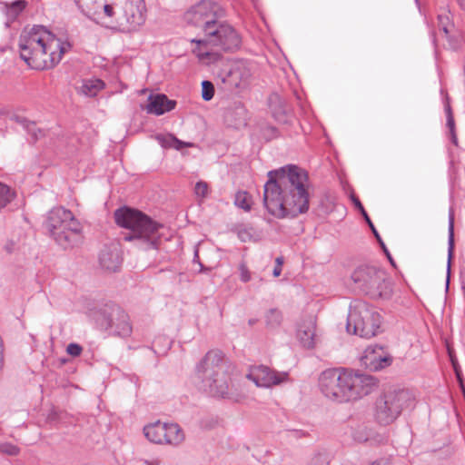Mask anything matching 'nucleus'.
<instances>
[{
  "label": "nucleus",
  "instance_id": "obj_2",
  "mask_svg": "<svg viewBox=\"0 0 465 465\" xmlns=\"http://www.w3.org/2000/svg\"><path fill=\"white\" fill-rule=\"evenodd\" d=\"M21 58L33 69L54 68L71 48L43 25L25 27L19 37Z\"/></svg>",
  "mask_w": 465,
  "mask_h": 465
},
{
  "label": "nucleus",
  "instance_id": "obj_1",
  "mask_svg": "<svg viewBox=\"0 0 465 465\" xmlns=\"http://www.w3.org/2000/svg\"><path fill=\"white\" fill-rule=\"evenodd\" d=\"M264 185L263 203L268 212L277 217H297L310 206V181L307 172L288 164L268 173Z\"/></svg>",
  "mask_w": 465,
  "mask_h": 465
},
{
  "label": "nucleus",
  "instance_id": "obj_25",
  "mask_svg": "<svg viewBox=\"0 0 465 465\" xmlns=\"http://www.w3.org/2000/svg\"><path fill=\"white\" fill-rule=\"evenodd\" d=\"M15 197V192L0 182V210L9 204Z\"/></svg>",
  "mask_w": 465,
  "mask_h": 465
},
{
  "label": "nucleus",
  "instance_id": "obj_44",
  "mask_svg": "<svg viewBox=\"0 0 465 465\" xmlns=\"http://www.w3.org/2000/svg\"><path fill=\"white\" fill-rule=\"evenodd\" d=\"M275 262H276V265H277V266L282 267V262H283V259H282V257H277V258H276V260H275Z\"/></svg>",
  "mask_w": 465,
  "mask_h": 465
},
{
  "label": "nucleus",
  "instance_id": "obj_39",
  "mask_svg": "<svg viewBox=\"0 0 465 465\" xmlns=\"http://www.w3.org/2000/svg\"><path fill=\"white\" fill-rule=\"evenodd\" d=\"M103 7V11H104V14L105 15V16L111 18L114 16V5H110V4H104L102 5Z\"/></svg>",
  "mask_w": 465,
  "mask_h": 465
},
{
  "label": "nucleus",
  "instance_id": "obj_24",
  "mask_svg": "<svg viewBox=\"0 0 465 465\" xmlns=\"http://www.w3.org/2000/svg\"><path fill=\"white\" fill-rule=\"evenodd\" d=\"M104 86V84L102 80L93 78V79H85L83 81L82 85L80 86V92L86 95L93 97L98 94Z\"/></svg>",
  "mask_w": 465,
  "mask_h": 465
},
{
  "label": "nucleus",
  "instance_id": "obj_8",
  "mask_svg": "<svg viewBox=\"0 0 465 465\" xmlns=\"http://www.w3.org/2000/svg\"><path fill=\"white\" fill-rule=\"evenodd\" d=\"M355 288L371 299H390L392 295V283L387 272L376 266L361 265L351 273Z\"/></svg>",
  "mask_w": 465,
  "mask_h": 465
},
{
  "label": "nucleus",
  "instance_id": "obj_7",
  "mask_svg": "<svg viewBox=\"0 0 465 465\" xmlns=\"http://www.w3.org/2000/svg\"><path fill=\"white\" fill-rule=\"evenodd\" d=\"M203 40L193 39L198 46L194 49L197 57L205 64H211L220 58L217 52L208 48V45L220 46L223 50H232L241 45V37L231 25L226 24L215 25L214 27H207V34Z\"/></svg>",
  "mask_w": 465,
  "mask_h": 465
},
{
  "label": "nucleus",
  "instance_id": "obj_18",
  "mask_svg": "<svg viewBox=\"0 0 465 465\" xmlns=\"http://www.w3.org/2000/svg\"><path fill=\"white\" fill-rule=\"evenodd\" d=\"M99 261L101 266L109 272H115L122 263V258L117 247L105 248L101 251Z\"/></svg>",
  "mask_w": 465,
  "mask_h": 465
},
{
  "label": "nucleus",
  "instance_id": "obj_28",
  "mask_svg": "<svg viewBox=\"0 0 465 465\" xmlns=\"http://www.w3.org/2000/svg\"><path fill=\"white\" fill-rule=\"evenodd\" d=\"M307 465H329V457L326 452L317 451L310 457Z\"/></svg>",
  "mask_w": 465,
  "mask_h": 465
},
{
  "label": "nucleus",
  "instance_id": "obj_15",
  "mask_svg": "<svg viewBox=\"0 0 465 465\" xmlns=\"http://www.w3.org/2000/svg\"><path fill=\"white\" fill-rule=\"evenodd\" d=\"M296 338L304 348L312 349L315 346L317 335L316 321L313 317L310 316L298 323Z\"/></svg>",
  "mask_w": 465,
  "mask_h": 465
},
{
  "label": "nucleus",
  "instance_id": "obj_6",
  "mask_svg": "<svg viewBox=\"0 0 465 465\" xmlns=\"http://www.w3.org/2000/svg\"><path fill=\"white\" fill-rule=\"evenodd\" d=\"M44 225L50 236L64 249L82 242V224L70 210L53 208L47 213Z\"/></svg>",
  "mask_w": 465,
  "mask_h": 465
},
{
  "label": "nucleus",
  "instance_id": "obj_41",
  "mask_svg": "<svg viewBox=\"0 0 465 465\" xmlns=\"http://www.w3.org/2000/svg\"><path fill=\"white\" fill-rule=\"evenodd\" d=\"M75 4L79 8L84 9V7L89 8L88 0H74Z\"/></svg>",
  "mask_w": 465,
  "mask_h": 465
},
{
  "label": "nucleus",
  "instance_id": "obj_10",
  "mask_svg": "<svg viewBox=\"0 0 465 465\" xmlns=\"http://www.w3.org/2000/svg\"><path fill=\"white\" fill-rule=\"evenodd\" d=\"M381 326V316L376 308L363 301L351 304L346 325L349 333L369 339L378 334Z\"/></svg>",
  "mask_w": 465,
  "mask_h": 465
},
{
  "label": "nucleus",
  "instance_id": "obj_33",
  "mask_svg": "<svg viewBox=\"0 0 465 465\" xmlns=\"http://www.w3.org/2000/svg\"><path fill=\"white\" fill-rule=\"evenodd\" d=\"M19 448L14 444L8 442L0 443V452L3 454L16 456L19 454Z\"/></svg>",
  "mask_w": 465,
  "mask_h": 465
},
{
  "label": "nucleus",
  "instance_id": "obj_23",
  "mask_svg": "<svg viewBox=\"0 0 465 465\" xmlns=\"http://www.w3.org/2000/svg\"><path fill=\"white\" fill-rule=\"evenodd\" d=\"M155 140L163 148H173L175 150H181L184 147H193V143L183 142L171 134H159L155 135Z\"/></svg>",
  "mask_w": 465,
  "mask_h": 465
},
{
  "label": "nucleus",
  "instance_id": "obj_17",
  "mask_svg": "<svg viewBox=\"0 0 465 465\" xmlns=\"http://www.w3.org/2000/svg\"><path fill=\"white\" fill-rule=\"evenodd\" d=\"M175 102L169 100L164 94L150 95L148 104L145 107L147 113L161 115L173 110Z\"/></svg>",
  "mask_w": 465,
  "mask_h": 465
},
{
  "label": "nucleus",
  "instance_id": "obj_35",
  "mask_svg": "<svg viewBox=\"0 0 465 465\" xmlns=\"http://www.w3.org/2000/svg\"><path fill=\"white\" fill-rule=\"evenodd\" d=\"M439 27L441 30L446 37L449 36L450 34V26L451 25L447 15H439Z\"/></svg>",
  "mask_w": 465,
  "mask_h": 465
},
{
  "label": "nucleus",
  "instance_id": "obj_40",
  "mask_svg": "<svg viewBox=\"0 0 465 465\" xmlns=\"http://www.w3.org/2000/svg\"><path fill=\"white\" fill-rule=\"evenodd\" d=\"M25 128L29 133H32L34 139H38V134L35 132V124L34 123H29L25 125Z\"/></svg>",
  "mask_w": 465,
  "mask_h": 465
},
{
  "label": "nucleus",
  "instance_id": "obj_38",
  "mask_svg": "<svg viewBox=\"0 0 465 465\" xmlns=\"http://www.w3.org/2000/svg\"><path fill=\"white\" fill-rule=\"evenodd\" d=\"M353 439L358 442H364L368 440V436L364 429L356 430L353 432Z\"/></svg>",
  "mask_w": 465,
  "mask_h": 465
},
{
  "label": "nucleus",
  "instance_id": "obj_13",
  "mask_svg": "<svg viewBox=\"0 0 465 465\" xmlns=\"http://www.w3.org/2000/svg\"><path fill=\"white\" fill-rule=\"evenodd\" d=\"M257 387L271 388L287 382L289 375L284 371H276L265 365L253 366L246 375Z\"/></svg>",
  "mask_w": 465,
  "mask_h": 465
},
{
  "label": "nucleus",
  "instance_id": "obj_19",
  "mask_svg": "<svg viewBox=\"0 0 465 465\" xmlns=\"http://www.w3.org/2000/svg\"><path fill=\"white\" fill-rule=\"evenodd\" d=\"M124 17L127 23V29L130 31L136 30L144 21V15L142 10L133 2L124 4Z\"/></svg>",
  "mask_w": 465,
  "mask_h": 465
},
{
  "label": "nucleus",
  "instance_id": "obj_29",
  "mask_svg": "<svg viewBox=\"0 0 465 465\" xmlns=\"http://www.w3.org/2000/svg\"><path fill=\"white\" fill-rule=\"evenodd\" d=\"M446 113H447V126L450 129L451 142L453 144L458 145V139H457V136L455 134L454 119H453V115H452L451 109H450V105H448L446 107Z\"/></svg>",
  "mask_w": 465,
  "mask_h": 465
},
{
  "label": "nucleus",
  "instance_id": "obj_31",
  "mask_svg": "<svg viewBox=\"0 0 465 465\" xmlns=\"http://www.w3.org/2000/svg\"><path fill=\"white\" fill-rule=\"evenodd\" d=\"M453 249H454V217H453V214H450V220H449V262H450Z\"/></svg>",
  "mask_w": 465,
  "mask_h": 465
},
{
  "label": "nucleus",
  "instance_id": "obj_34",
  "mask_svg": "<svg viewBox=\"0 0 465 465\" xmlns=\"http://www.w3.org/2000/svg\"><path fill=\"white\" fill-rule=\"evenodd\" d=\"M194 193L197 197L205 198L208 195V184L205 182H197L194 186Z\"/></svg>",
  "mask_w": 465,
  "mask_h": 465
},
{
  "label": "nucleus",
  "instance_id": "obj_42",
  "mask_svg": "<svg viewBox=\"0 0 465 465\" xmlns=\"http://www.w3.org/2000/svg\"><path fill=\"white\" fill-rule=\"evenodd\" d=\"M362 214L364 215V217H365L366 221H367V222H368V223L370 224V226H371V228L372 229V231H373V232L375 233V235L378 237V233H377V232H376V230H375V228H374V226H373L372 223L371 222V220H370V218H369V216H368V214L366 213V212H365V210H364V209H362Z\"/></svg>",
  "mask_w": 465,
  "mask_h": 465
},
{
  "label": "nucleus",
  "instance_id": "obj_20",
  "mask_svg": "<svg viewBox=\"0 0 465 465\" xmlns=\"http://www.w3.org/2000/svg\"><path fill=\"white\" fill-rule=\"evenodd\" d=\"M272 116L280 123L288 122V109L285 100L278 94H272L268 99Z\"/></svg>",
  "mask_w": 465,
  "mask_h": 465
},
{
  "label": "nucleus",
  "instance_id": "obj_4",
  "mask_svg": "<svg viewBox=\"0 0 465 465\" xmlns=\"http://www.w3.org/2000/svg\"><path fill=\"white\" fill-rule=\"evenodd\" d=\"M116 223L127 228L129 232L124 239L134 242V245L143 250H156L159 247L161 237L163 235L164 226L140 211L124 207L114 213Z\"/></svg>",
  "mask_w": 465,
  "mask_h": 465
},
{
  "label": "nucleus",
  "instance_id": "obj_30",
  "mask_svg": "<svg viewBox=\"0 0 465 465\" xmlns=\"http://www.w3.org/2000/svg\"><path fill=\"white\" fill-rule=\"evenodd\" d=\"M26 1L17 0L7 5V13L10 16H17L26 6Z\"/></svg>",
  "mask_w": 465,
  "mask_h": 465
},
{
  "label": "nucleus",
  "instance_id": "obj_26",
  "mask_svg": "<svg viewBox=\"0 0 465 465\" xmlns=\"http://www.w3.org/2000/svg\"><path fill=\"white\" fill-rule=\"evenodd\" d=\"M266 324L270 328H277L281 325L282 321V314L277 309H271L265 315Z\"/></svg>",
  "mask_w": 465,
  "mask_h": 465
},
{
  "label": "nucleus",
  "instance_id": "obj_5",
  "mask_svg": "<svg viewBox=\"0 0 465 465\" xmlns=\"http://www.w3.org/2000/svg\"><path fill=\"white\" fill-rule=\"evenodd\" d=\"M194 379L201 389L213 396H227L231 378L223 351L210 350L196 365Z\"/></svg>",
  "mask_w": 465,
  "mask_h": 465
},
{
  "label": "nucleus",
  "instance_id": "obj_9",
  "mask_svg": "<svg viewBox=\"0 0 465 465\" xmlns=\"http://www.w3.org/2000/svg\"><path fill=\"white\" fill-rule=\"evenodd\" d=\"M415 401V395L409 390L393 389L384 391L376 400L374 418L381 425L391 424L404 410L412 409Z\"/></svg>",
  "mask_w": 465,
  "mask_h": 465
},
{
  "label": "nucleus",
  "instance_id": "obj_48",
  "mask_svg": "<svg viewBox=\"0 0 465 465\" xmlns=\"http://www.w3.org/2000/svg\"><path fill=\"white\" fill-rule=\"evenodd\" d=\"M249 322H250V324H253L255 322V321H250Z\"/></svg>",
  "mask_w": 465,
  "mask_h": 465
},
{
  "label": "nucleus",
  "instance_id": "obj_16",
  "mask_svg": "<svg viewBox=\"0 0 465 465\" xmlns=\"http://www.w3.org/2000/svg\"><path fill=\"white\" fill-rule=\"evenodd\" d=\"M251 77V70L242 62L235 63L228 74V83L234 87L245 86Z\"/></svg>",
  "mask_w": 465,
  "mask_h": 465
},
{
  "label": "nucleus",
  "instance_id": "obj_12",
  "mask_svg": "<svg viewBox=\"0 0 465 465\" xmlns=\"http://www.w3.org/2000/svg\"><path fill=\"white\" fill-rule=\"evenodd\" d=\"M223 15L221 7L212 0H203L188 13V19L197 26H202L205 35L207 27H214L216 19Z\"/></svg>",
  "mask_w": 465,
  "mask_h": 465
},
{
  "label": "nucleus",
  "instance_id": "obj_32",
  "mask_svg": "<svg viewBox=\"0 0 465 465\" xmlns=\"http://www.w3.org/2000/svg\"><path fill=\"white\" fill-rule=\"evenodd\" d=\"M214 95L213 84L209 81L202 83V97L204 101H210Z\"/></svg>",
  "mask_w": 465,
  "mask_h": 465
},
{
  "label": "nucleus",
  "instance_id": "obj_21",
  "mask_svg": "<svg viewBox=\"0 0 465 465\" xmlns=\"http://www.w3.org/2000/svg\"><path fill=\"white\" fill-rule=\"evenodd\" d=\"M144 436L156 444H164L166 438L164 437V422L156 421L146 425L143 428Z\"/></svg>",
  "mask_w": 465,
  "mask_h": 465
},
{
  "label": "nucleus",
  "instance_id": "obj_3",
  "mask_svg": "<svg viewBox=\"0 0 465 465\" xmlns=\"http://www.w3.org/2000/svg\"><path fill=\"white\" fill-rule=\"evenodd\" d=\"M319 386L326 398L344 402L370 394L377 386V382L371 375L346 369H331L321 374Z\"/></svg>",
  "mask_w": 465,
  "mask_h": 465
},
{
  "label": "nucleus",
  "instance_id": "obj_43",
  "mask_svg": "<svg viewBox=\"0 0 465 465\" xmlns=\"http://www.w3.org/2000/svg\"><path fill=\"white\" fill-rule=\"evenodd\" d=\"M281 272H282V267H280V266H277V265H276V266L274 267V269H273V272H272L273 276H274V277H278V276H280V275H281Z\"/></svg>",
  "mask_w": 465,
  "mask_h": 465
},
{
  "label": "nucleus",
  "instance_id": "obj_46",
  "mask_svg": "<svg viewBox=\"0 0 465 465\" xmlns=\"http://www.w3.org/2000/svg\"><path fill=\"white\" fill-rule=\"evenodd\" d=\"M461 8H465V0H457Z\"/></svg>",
  "mask_w": 465,
  "mask_h": 465
},
{
  "label": "nucleus",
  "instance_id": "obj_47",
  "mask_svg": "<svg viewBox=\"0 0 465 465\" xmlns=\"http://www.w3.org/2000/svg\"><path fill=\"white\" fill-rule=\"evenodd\" d=\"M145 464H146V465H154L153 463H152V462H148V461H145Z\"/></svg>",
  "mask_w": 465,
  "mask_h": 465
},
{
  "label": "nucleus",
  "instance_id": "obj_45",
  "mask_svg": "<svg viewBox=\"0 0 465 465\" xmlns=\"http://www.w3.org/2000/svg\"><path fill=\"white\" fill-rule=\"evenodd\" d=\"M355 205L362 212L363 206L358 199H354Z\"/></svg>",
  "mask_w": 465,
  "mask_h": 465
},
{
  "label": "nucleus",
  "instance_id": "obj_22",
  "mask_svg": "<svg viewBox=\"0 0 465 465\" xmlns=\"http://www.w3.org/2000/svg\"><path fill=\"white\" fill-rule=\"evenodd\" d=\"M164 444L178 446L184 440V433L176 423H164Z\"/></svg>",
  "mask_w": 465,
  "mask_h": 465
},
{
  "label": "nucleus",
  "instance_id": "obj_36",
  "mask_svg": "<svg viewBox=\"0 0 465 465\" xmlns=\"http://www.w3.org/2000/svg\"><path fill=\"white\" fill-rule=\"evenodd\" d=\"M239 272H240V279L242 282H247L251 280V272L248 270V268L244 262H242L239 265Z\"/></svg>",
  "mask_w": 465,
  "mask_h": 465
},
{
  "label": "nucleus",
  "instance_id": "obj_11",
  "mask_svg": "<svg viewBox=\"0 0 465 465\" xmlns=\"http://www.w3.org/2000/svg\"><path fill=\"white\" fill-rule=\"evenodd\" d=\"M96 322L110 334L127 337L132 333V326L127 313L119 307H111L99 312Z\"/></svg>",
  "mask_w": 465,
  "mask_h": 465
},
{
  "label": "nucleus",
  "instance_id": "obj_27",
  "mask_svg": "<svg viewBox=\"0 0 465 465\" xmlns=\"http://www.w3.org/2000/svg\"><path fill=\"white\" fill-rule=\"evenodd\" d=\"M234 203L244 211L251 210L252 201L250 195L246 192H238L235 194Z\"/></svg>",
  "mask_w": 465,
  "mask_h": 465
},
{
  "label": "nucleus",
  "instance_id": "obj_14",
  "mask_svg": "<svg viewBox=\"0 0 465 465\" xmlns=\"http://www.w3.org/2000/svg\"><path fill=\"white\" fill-rule=\"evenodd\" d=\"M361 365L372 371H377L390 366L391 355L382 346H368L361 357Z\"/></svg>",
  "mask_w": 465,
  "mask_h": 465
},
{
  "label": "nucleus",
  "instance_id": "obj_37",
  "mask_svg": "<svg viewBox=\"0 0 465 465\" xmlns=\"http://www.w3.org/2000/svg\"><path fill=\"white\" fill-rule=\"evenodd\" d=\"M82 347L76 343H70L66 348L67 353L74 357L79 356L82 353Z\"/></svg>",
  "mask_w": 465,
  "mask_h": 465
}]
</instances>
